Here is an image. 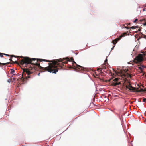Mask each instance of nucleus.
I'll return each instance as SVG.
<instances>
[{
    "mask_svg": "<svg viewBox=\"0 0 146 146\" xmlns=\"http://www.w3.org/2000/svg\"><path fill=\"white\" fill-rule=\"evenodd\" d=\"M23 58L19 60L21 65L26 66V65L31 64L32 66L28 68L23 69L22 78V80L24 82L28 78H32L33 76L30 75L35 71H37L39 69L48 71L50 73L56 74L58 70L62 68V66L67 63V61H71L72 62V66L74 69H80L84 70L83 67L77 65L73 60L72 57L70 58L68 57L61 58L51 61L42 59L31 58L27 57H20Z\"/></svg>",
    "mask_w": 146,
    "mask_h": 146,
    "instance_id": "1",
    "label": "nucleus"
},
{
    "mask_svg": "<svg viewBox=\"0 0 146 146\" xmlns=\"http://www.w3.org/2000/svg\"><path fill=\"white\" fill-rule=\"evenodd\" d=\"M143 55L140 54L137 56L134 59L133 62L136 63H139L143 61Z\"/></svg>",
    "mask_w": 146,
    "mask_h": 146,
    "instance_id": "2",
    "label": "nucleus"
},
{
    "mask_svg": "<svg viewBox=\"0 0 146 146\" xmlns=\"http://www.w3.org/2000/svg\"><path fill=\"white\" fill-rule=\"evenodd\" d=\"M127 35V32L124 33H123L121 35H120L118 38L113 40L112 41V43L114 45H115L116 43L117 42L120 40L122 37H124L125 36Z\"/></svg>",
    "mask_w": 146,
    "mask_h": 146,
    "instance_id": "3",
    "label": "nucleus"
},
{
    "mask_svg": "<svg viewBox=\"0 0 146 146\" xmlns=\"http://www.w3.org/2000/svg\"><path fill=\"white\" fill-rule=\"evenodd\" d=\"M4 54V55H6V56H11V57H16V58H18L19 57V56H15L14 55H8V54H4V53H0V57H3V55ZM19 58L18 59V60H19ZM9 64V63H8V62H7V63H1L0 62V64H2V65H5L6 64Z\"/></svg>",
    "mask_w": 146,
    "mask_h": 146,
    "instance_id": "4",
    "label": "nucleus"
},
{
    "mask_svg": "<svg viewBox=\"0 0 146 146\" xmlns=\"http://www.w3.org/2000/svg\"><path fill=\"white\" fill-rule=\"evenodd\" d=\"M118 78H115L113 80L114 82L112 83V85L114 86H116L117 85H119L121 84L120 82H118Z\"/></svg>",
    "mask_w": 146,
    "mask_h": 146,
    "instance_id": "5",
    "label": "nucleus"
},
{
    "mask_svg": "<svg viewBox=\"0 0 146 146\" xmlns=\"http://www.w3.org/2000/svg\"><path fill=\"white\" fill-rule=\"evenodd\" d=\"M126 87L129 90H131L134 92H135V90H136V88L132 86L130 84H129L128 85H127Z\"/></svg>",
    "mask_w": 146,
    "mask_h": 146,
    "instance_id": "6",
    "label": "nucleus"
},
{
    "mask_svg": "<svg viewBox=\"0 0 146 146\" xmlns=\"http://www.w3.org/2000/svg\"><path fill=\"white\" fill-rule=\"evenodd\" d=\"M106 66L105 65V64H104L103 65H102L101 68H98L97 70V71H99L100 72H101V69H104L106 68Z\"/></svg>",
    "mask_w": 146,
    "mask_h": 146,
    "instance_id": "7",
    "label": "nucleus"
},
{
    "mask_svg": "<svg viewBox=\"0 0 146 146\" xmlns=\"http://www.w3.org/2000/svg\"><path fill=\"white\" fill-rule=\"evenodd\" d=\"M135 92H144V90L143 89H141L140 90H138V88H136V90H135Z\"/></svg>",
    "mask_w": 146,
    "mask_h": 146,
    "instance_id": "8",
    "label": "nucleus"
},
{
    "mask_svg": "<svg viewBox=\"0 0 146 146\" xmlns=\"http://www.w3.org/2000/svg\"><path fill=\"white\" fill-rule=\"evenodd\" d=\"M137 27V26H132L130 28L128 27H126V28H127V29H129V28L135 29V28H136Z\"/></svg>",
    "mask_w": 146,
    "mask_h": 146,
    "instance_id": "9",
    "label": "nucleus"
},
{
    "mask_svg": "<svg viewBox=\"0 0 146 146\" xmlns=\"http://www.w3.org/2000/svg\"><path fill=\"white\" fill-rule=\"evenodd\" d=\"M107 59H106L104 61V64H105V66H107L108 65V63L107 62Z\"/></svg>",
    "mask_w": 146,
    "mask_h": 146,
    "instance_id": "10",
    "label": "nucleus"
},
{
    "mask_svg": "<svg viewBox=\"0 0 146 146\" xmlns=\"http://www.w3.org/2000/svg\"><path fill=\"white\" fill-rule=\"evenodd\" d=\"M15 72V70H13V69H11V71H10V73L11 74H13L14 73V72Z\"/></svg>",
    "mask_w": 146,
    "mask_h": 146,
    "instance_id": "11",
    "label": "nucleus"
},
{
    "mask_svg": "<svg viewBox=\"0 0 146 146\" xmlns=\"http://www.w3.org/2000/svg\"><path fill=\"white\" fill-rule=\"evenodd\" d=\"M138 21V19H135L134 21H133L134 23H136L137 21Z\"/></svg>",
    "mask_w": 146,
    "mask_h": 146,
    "instance_id": "12",
    "label": "nucleus"
},
{
    "mask_svg": "<svg viewBox=\"0 0 146 146\" xmlns=\"http://www.w3.org/2000/svg\"><path fill=\"white\" fill-rule=\"evenodd\" d=\"M141 31V29H139L137 31H136L135 33H137L138 32V31Z\"/></svg>",
    "mask_w": 146,
    "mask_h": 146,
    "instance_id": "13",
    "label": "nucleus"
},
{
    "mask_svg": "<svg viewBox=\"0 0 146 146\" xmlns=\"http://www.w3.org/2000/svg\"><path fill=\"white\" fill-rule=\"evenodd\" d=\"M68 68H74V67H72L71 66H70L69 67H68Z\"/></svg>",
    "mask_w": 146,
    "mask_h": 146,
    "instance_id": "14",
    "label": "nucleus"
},
{
    "mask_svg": "<svg viewBox=\"0 0 146 146\" xmlns=\"http://www.w3.org/2000/svg\"><path fill=\"white\" fill-rule=\"evenodd\" d=\"M146 101V98H144L143 99V102H145Z\"/></svg>",
    "mask_w": 146,
    "mask_h": 146,
    "instance_id": "15",
    "label": "nucleus"
},
{
    "mask_svg": "<svg viewBox=\"0 0 146 146\" xmlns=\"http://www.w3.org/2000/svg\"><path fill=\"white\" fill-rule=\"evenodd\" d=\"M138 68L141 70H142V68L141 67H139Z\"/></svg>",
    "mask_w": 146,
    "mask_h": 146,
    "instance_id": "16",
    "label": "nucleus"
},
{
    "mask_svg": "<svg viewBox=\"0 0 146 146\" xmlns=\"http://www.w3.org/2000/svg\"><path fill=\"white\" fill-rule=\"evenodd\" d=\"M14 63H16V64H18V62L17 61H15L14 62Z\"/></svg>",
    "mask_w": 146,
    "mask_h": 146,
    "instance_id": "17",
    "label": "nucleus"
},
{
    "mask_svg": "<svg viewBox=\"0 0 146 146\" xmlns=\"http://www.w3.org/2000/svg\"><path fill=\"white\" fill-rule=\"evenodd\" d=\"M143 38H145L146 39V35H144Z\"/></svg>",
    "mask_w": 146,
    "mask_h": 146,
    "instance_id": "18",
    "label": "nucleus"
},
{
    "mask_svg": "<svg viewBox=\"0 0 146 146\" xmlns=\"http://www.w3.org/2000/svg\"><path fill=\"white\" fill-rule=\"evenodd\" d=\"M144 26H146V22L143 24Z\"/></svg>",
    "mask_w": 146,
    "mask_h": 146,
    "instance_id": "19",
    "label": "nucleus"
},
{
    "mask_svg": "<svg viewBox=\"0 0 146 146\" xmlns=\"http://www.w3.org/2000/svg\"><path fill=\"white\" fill-rule=\"evenodd\" d=\"M9 60L11 61H12V59L11 58H10L9 59Z\"/></svg>",
    "mask_w": 146,
    "mask_h": 146,
    "instance_id": "20",
    "label": "nucleus"
},
{
    "mask_svg": "<svg viewBox=\"0 0 146 146\" xmlns=\"http://www.w3.org/2000/svg\"><path fill=\"white\" fill-rule=\"evenodd\" d=\"M114 46H113L112 47V48H111V50H112V49H113V48H114Z\"/></svg>",
    "mask_w": 146,
    "mask_h": 146,
    "instance_id": "21",
    "label": "nucleus"
},
{
    "mask_svg": "<svg viewBox=\"0 0 146 146\" xmlns=\"http://www.w3.org/2000/svg\"><path fill=\"white\" fill-rule=\"evenodd\" d=\"M144 90V91H146V88Z\"/></svg>",
    "mask_w": 146,
    "mask_h": 146,
    "instance_id": "22",
    "label": "nucleus"
},
{
    "mask_svg": "<svg viewBox=\"0 0 146 146\" xmlns=\"http://www.w3.org/2000/svg\"><path fill=\"white\" fill-rule=\"evenodd\" d=\"M142 66V67H144V68H145V67L144 66Z\"/></svg>",
    "mask_w": 146,
    "mask_h": 146,
    "instance_id": "23",
    "label": "nucleus"
},
{
    "mask_svg": "<svg viewBox=\"0 0 146 146\" xmlns=\"http://www.w3.org/2000/svg\"><path fill=\"white\" fill-rule=\"evenodd\" d=\"M40 73H38V75H40Z\"/></svg>",
    "mask_w": 146,
    "mask_h": 146,
    "instance_id": "24",
    "label": "nucleus"
},
{
    "mask_svg": "<svg viewBox=\"0 0 146 146\" xmlns=\"http://www.w3.org/2000/svg\"><path fill=\"white\" fill-rule=\"evenodd\" d=\"M145 122L146 123V119H145Z\"/></svg>",
    "mask_w": 146,
    "mask_h": 146,
    "instance_id": "25",
    "label": "nucleus"
}]
</instances>
